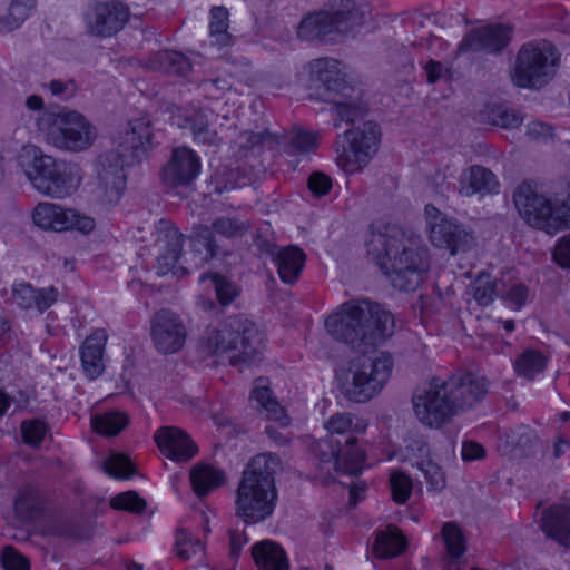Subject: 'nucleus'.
Segmentation results:
<instances>
[{"instance_id":"21","label":"nucleus","mask_w":570,"mask_h":570,"mask_svg":"<svg viewBox=\"0 0 570 570\" xmlns=\"http://www.w3.org/2000/svg\"><path fill=\"white\" fill-rule=\"evenodd\" d=\"M156 230L159 249L156 261L157 274L159 276L167 275L169 272L188 274V266L177 265L183 250L184 235L174 224L165 219L157 223Z\"/></svg>"},{"instance_id":"1","label":"nucleus","mask_w":570,"mask_h":570,"mask_svg":"<svg viewBox=\"0 0 570 570\" xmlns=\"http://www.w3.org/2000/svg\"><path fill=\"white\" fill-rule=\"evenodd\" d=\"M367 254L399 291L414 292L430 269L428 249L419 235L396 225L372 229Z\"/></svg>"},{"instance_id":"9","label":"nucleus","mask_w":570,"mask_h":570,"mask_svg":"<svg viewBox=\"0 0 570 570\" xmlns=\"http://www.w3.org/2000/svg\"><path fill=\"white\" fill-rule=\"evenodd\" d=\"M392 368L393 360L387 353L375 358L358 357L337 375L340 392L351 402L365 403L383 390Z\"/></svg>"},{"instance_id":"48","label":"nucleus","mask_w":570,"mask_h":570,"mask_svg":"<svg viewBox=\"0 0 570 570\" xmlns=\"http://www.w3.org/2000/svg\"><path fill=\"white\" fill-rule=\"evenodd\" d=\"M47 433V425L39 419L24 420L21 423V435L23 442L31 446L38 448Z\"/></svg>"},{"instance_id":"5","label":"nucleus","mask_w":570,"mask_h":570,"mask_svg":"<svg viewBox=\"0 0 570 570\" xmlns=\"http://www.w3.org/2000/svg\"><path fill=\"white\" fill-rule=\"evenodd\" d=\"M371 6L363 0H330L327 8L305 16L297 26L303 41L336 43L354 38L371 19Z\"/></svg>"},{"instance_id":"37","label":"nucleus","mask_w":570,"mask_h":570,"mask_svg":"<svg viewBox=\"0 0 570 570\" xmlns=\"http://www.w3.org/2000/svg\"><path fill=\"white\" fill-rule=\"evenodd\" d=\"M405 546V539L400 530L394 525H389L385 530L376 533L373 551L379 558L390 559L401 554Z\"/></svg>"},{"instance_id":"18","label":"nucleus","mask_w":570,"mask_h":570,"mask_svg":"<svg viewBox=\"0 0 570 570\" xmlns=\"http://www.w3.org/2000/svg\"><path fill=\"white\" fill-rule=\"evenodd\" d=\"M154 134L149 119L131 120L128 128L119 136L117 148L112 150L127 166L139 164L149 157L154 148Z\"/></svg>"},{"instance_id":"30","label":"nucleus","mask_w":570,"mask_h":570,"mask_svg":"<svg viewBox=\"0 0 570 570\" xmlns=\"http://www.w3.org/2000/svg\"><path fill=\"white\" fill-rule=\"evenodd\" d=\"M542 530L549 538L569 547L570 509L564 505H556L546 510L542 515Z\"/></svg>"},{"instance_id":"11","label":"nucleus","mask_w":570,"mask_h":570,"mask_svg":"<svg viewBox=\"0 0 570 570\" xmlns=\"http://www.w3.org/2000/svg\"><path fill=\"white\" fill-rule=\"evenodd\" d=\"M558 56L549 42H529L517 55L513 82L521 88H541L554 75Z\"/></svg>"},{"instance_id":"24","label":"nucleus","mask_w":570,"mask_h":570,"mask_svg":"<svg viewBox=\"0 0 570 570\" xmlns=\"http://www.w3.org/2000/svg\"><path fill=\"white\" fill-rule=\"evenodd\" d=\"M514 205L521 217L531 226L549 234L552 204L528 183L521 184L513 194Z\"/></svg>"},{"instance_id":"50","label":"nucleus","mask_w":570,"mask_h":570,"mask_svg":"<svg viewBox=\"0 0 570 570\" xmlns=\"http://www.w3.org/2000/svg\"><path fill=\"white\" fill-rule=\"evenodd\" d=\"M549 234L570 228V194L559 204L552 205Z\"/></svg>"},{"instance_id":"25","label":"nucleus","mask_w":570,"mask_h":570,"mask_svg":"<svg viewBox=\"0 0 570 570\" xmlns=\"http://www.w3.org/2000/svg\"><path fill=\"white\" fill-rule=\"evenodd\" d=\"M331 438H338L348 450H362L357 445V435L363 434L368 423L365 419L351 413L337 412L330 416L324 424Z\"/></svg>"},{"instance_id":"53","label":"nucleus","mask_w":570,"mask_h":570,"mask_svg":"<svg viewBox=\"0 0 570 570\" xmlns=\"http://www.w3.org/2000/svg\"><path fill=\"white\" fill-rule=\"evenodd\" d=\"M0 561L4 570H30L29 559L11 546L3 548Z\"/></svg>"},{"instance_id":"23","label":"nucleus","mask_w":570,"mask_h":570,"mask_svg":"<svg viewBox=\"0 0 570 570\" xmlns=\"http://www.w3.org/2000/svg\"><path fill=\"white\" fill-rule=\"evenodd\" d=\"M511 40V28L503 24H489L471 29L456 49V56L469 52L498 53Z\"/></svg>"},{"instance_id":"40","label":"nucleus","mask_w":570,"mask_h":570,"mask_svg":"<svg viewBox=\"0 0 570 570\" xmlns=\"http://www.w3.org/2000/svg\"><path fill=\"white\" fill-rule=\"evenodd\" d=\"M470 293L481 306L490 305L501 294L497 279L481 273L470 285Z\"/></svg>"},{"instance_id":"64","label":"nucleus","mask_w":570,"mask_h":570,"mask_svg":"<svg viewBox=\"0 0 570 570\" xmlns=\"http://www.w3.org/2000/svg\"><path fill=\"white\" fill-rule=\"evenodd\" d=\"M255 245L262 253L271 255L273 259L275 258V254L279 250L277 249L275 243H273L271 239L262 237L261 235H258L255 239Z\"/></svg>"},{"instance_id":"35","label":"nucleus","mask_w":570,"mask_h":570,"mask_svg":"<svg viewBox=\"0 0 570 570\" xmlns=\"http://www.w3.org/2000/svg\"><path fill=\"white\" fill-rule=\"evenodd\" d=\"M252 556L259 570H288L289 564L285 551L277 543L265 540L252 548Z\"/></svg>"},{"instance_id":"12","label":"nucleus","mask_w":570,"mask_h":570,"mask_svg":"<svg viewBox=\"0 0 570 570\" xmlns=\"http://www.w3.org/2000/svg\"><path fill=\"white\" fill-rule=\"evenodd\" d=\"M348 149L337 157L338 166L346 173L362 170L377 153L381 131L373 121H365L345 131Z\"/></svg>"},{"instance_id":"14","label":"nucleus","mask_w":570,"mask_h":570,"mask_svg":"<svg viewBox=\"0 0 570 570\" xmlns=\"http://www.w3.org/2000/svg\"><path fill=\"white\" fill-rule=\"evenodd\" d=\"M32 220L35 225L43 230L58 233L75 229L83 235H88L96 226L94 218L90 216L47 202L39 203L35 207Z\"/></svg>"},{"instance_id":"22","label":"nucleus","mask_w":570,"mask_h":570,"mask_svg":"<svg viewBox=\"0 0 570 570\" xmlns=\"http://www.w3.org/2000/svg\"><path fill=\"white\" fill-rule=\"evenodd\" d=\"M312 451L320 459L321 463L332 464L338 472L353 475L363 470L365 462L364 451L346 449L338 438L327 435L325 439L315 442Z\"/></svg>"},{"instance_id":"32","label":"nucleus","mask_w":570,"mask_h":570,"mask_svg":"<svg viewBox=\"0 0 570 570\" xmlns=\"http://www.w3.org/2000/svg\"><path fill=\"white\" fill-rule=\"evenodd\" d=\"M304 252L294 245L281 248L273 259L277 266L279 278L289 285L297 282L305 264Z\"/></svg>"},{"instance_id":"43","label":"nucleus","mask_w":570,"mask_h":570,"mask_svg":"<svg viewBox=\"0 0 570 570\" xmlns=\"http://www.w3.org/2000/svg\"><path fill=\"white\" fill-rule=\"evenodd\" d=\"M485 115L492 125L505 129L518 128L523 121V117L519 112L504 105L487 106Z\"/></svg>"},{"instance_id":"61","label":"nucleus","mask_w":570,"mask_h":570,"mask_svg":"<svg viewBox=\"0 0 570 570\" xmlns=\"http://www.w3.org/2000/svg\"><path fill=\"white\" fill-rule=\"evenodd\" d=\"M503 298L513 303L520 308L527 299L528 288L522 284L513 285L505 294H502Z\"/></svg>"},{"instance_id":"55","label":"nucleus","mask_w":570,"mask_h":570,"mask_svg":"<svg viewBox=\"0 0 570 570\" xmlns=\"http://www.w3.org/2000/svg\"><path fill=\"white\" fill-rule=\"evenodd\" d=\"M525 135L540 142H548L554 138V129L550 124L534 120L527 125Z\"/></svg>"},{"instance_id":"8","label":"nucleus","mask_w":570,"mask_h":570,"mask_svg":"<svg viewBox=\"0 0 570 570\" xmlns=\"http://www.w3.org/2000/svg\"><path fill=\"white\" fill-rule=\"evenodd\" d=\"M36 126L45 140L60 150H87L97 138L96 127L82 114L69 108L43 112L37 118Z\"/></svg>"},{"instance_id":"49","label":"nucleus","mask_w":570,"mask_h":570,"mask_svg":"<svg viewBox=\"0 0 570 570\" xmlns=\"http://www.w3.org/2000/svg\"><path fill=\"white\" fill-rule=\"evenodd\" d=\"M105 472L116 479H128L135 474L129 459L122 454H111L104 464Z\"/></svg>"},{"instance_id":"54","label":"nucleus","mask_w":570,"mask_h":570,"mask_svg":"<svg viewBox=\"0 0 570 570\" xmlns=\"http://www.w3.org/2000/svg\"><path fill=\"white\" fill-rule=\"evenodd\" d=\"M53 97L68 101L72 99L78 92V86L73 79H52L43 85Z\"/></svg>"},{"instance_id":"29","label":"nucleus","mask_w":570,"mask_h":570,"mask_svg":"<svg viewBox=\"0 0 570 570\" xmlns=\"http://www.w3.org/2000/svg\"><path fill=\"white\" fill-rule=\"evenodd\" d=\"M498 187L495 175L482 166H471L460 176L459 193L461 196L471 197L474 194H488Z\"/></svg>"},{"instance_id":"60","label":"nucleus","mask_w":570,"mask_h":570,"mask_svg":"<svg viewBox=\"0 0 570 570\" xmlns=\"http://www.w3.org/2000/svg\"><path fill=\"white\" fill-rule=\"evenodd\" d=\"M485 456L484 448L474 441H466L462 444V459L464 461L481 460Z\"/></svg>"},{"instance_id":"19","label":"nucleus","mask_w":570,"mask_h":570,"mask_svg":"<svg viewBox=\"0 0 570 570\" xmlns=\"http://www.w3.org/2000/svg\"><path fill=\"white\" fill-rule=\"evenodd\" d=\"M150 336L161 354H174L183 348L187 330L176 313L168 308L156 312L150 320Z\"/></svg>"},{"instance_id":"47","label":"nucleus","mask_w":570,"mask_h":570,"mask_svg":"<svg viewBox=\"0 0 570 570\" xmlns=\"http://www.w3.org/2000/svg\"><path fill=\"white\" fill-rule=\"evenodd\" d=\"M204 546L198 539H194L189 533L180 529L176 533V553L184 561L189 560L198 552H203Z\"/></svg>"},{"instance_id":"39","label":"nucleus","mask_w":570,"mask_h":570,"mask_svg":"<svg viewBox=\"0 0 570 570\" xmlns=\"http://www.w3.org/2000/svg\"><path fill=\"white\" fill-rule=\"evenodd\" d=\"M546 366V356L535 350L523 351L514 361L517 374L528 380H533L537 374L544 371Z\"/></svg>"},{"instance_id":"45","label":"nucleus","mask_w":570,"mask_h":570,"mask_svg":"<svg viewBox=\"0 0 570 570\" xmlns=\"http://www.w3.org/2000/svg\"><path fill=\"white\" fill-rule=\"evenodd\" d=\"M415 466L423 473L429 491L440 492L445 488V474L439 464L432 460H421Z\"/></svg>"},{"instance_id":"20","label":"nucleus","mask_w":570,"mask_h":570,"mask_svg":"<svg viewBox=\"0 0 570 570\" xmlns=\"http://www.w3.org/2000/svg\"><path fill=\"white\" fill-rule=\"evenodd\" d=\"M200 173V160L188 147L171 150L168 161L160 170V183L167 189L189 187Z\"/></svg>"},{"instance_id":"4","label":"nucleus","mask_w":570,"mask_h":570,"mask_svg":"<svg viewBox=\"0 0 570 570\" xmlns=\"http://www.w3.org/2000/svg\"><path fill=\"white\" fill-rule=\"evenodd\" d=\"M279 460L272 453L254 456L243 471L236 491L235 513L247 524L269 518L277 502L275 473Z\"/></svg>"},{"instance_id":"44","label":"nucleus","mask_w":570,"mask_h":570,"mask_svg":"<svg viewBox=\"0 0 570 570\" xmlns=\"http://www.w3.org/2000/svg\"><path fill=\"white\" fill-rule=\"evenodd\" d=\"M228 11L225 7H214L210 10V37L222 47L232 43V36L227 32Z\"/></svg>"},{"instance_id":"2","label":"nucleus","mask_w":570,"mask_h":570,"mask_svg":"<svg viewBox=\"0 0 570 570\" xmlns=\"http://www.w3.org/2000/svg\"><path fill=\"white\" fill-rule=\"evenodd\" d=\"M489 391L485 376L473 372L456 373L446 381L433 377L413 395L416 417L429 428H441L454 415L474 407Z\"/></svg>"},{"instance_id":"13","label":"nucleus","mask_w":570,"mask_h":570,"mask_svg":"<svg viewBox=\"0 0 570 570\" xmlns=\"http://www.w3.org/2000/svg\"><path fill=\"white\" fill-rule=\"evenodd\" d=\"M249 225L236 217H219L212 226H202L193 239V256L190 266L200 267L212 259L218 249L213 232L226 237H240L247 233Z\"/></svg>"},{"instance_id":"57","label":"nucleus","mask_w":570,"mask_h":570,"mask_svg":"<svg viewBox=\"0 0 570 570\" xmlns=\"http://www.w3.org/2000/svg\"><path fill=\"white\" fill-rule=\"evenodd\" d=\"M307 185L315 197H322L330 193L332 179L323 173L315 171L309 176Z\"/></svg>"},{"instance_id":"38","label":"nucleus","mask_w":570,"mask_h":570,"mask_svg":"<svg viewBox=\"0 0 570 570\" xmlns=\"http://www.w3.org/2000/svg\"><path fill=\"white\" fill-rule=\"evenodd\" d=\"M442 538L450 560L446 562V570H452L466 550L465 538L461 529L453 522H446L442 527Z\"/></svg>"},{"instance_id":"26","label":"nucleus","mask_w":570,"mask_h":570,"mask_svg":"<svg viewBox=\"0 0 570 570\" xmlns=\"http://www.w3.org/2000/svg\"><path fill=\"white\" fill-rule=\"evenodd\" d=\"M154 440L159 450L175 461H188L198 451L193 440L178 428H160L156 431Z\"/></svg>"},{"instance_id":"36","label":"nucleus","mask_w":570,"mask_h":570,"mask_svg":"<svg viewBox=\"0 0 570 570\" xmlns=\"http://www.w3.org/2000/svg\"><path fill=\"white\" fill-rule=\"evenodd\" d=\"M225 482V473L209 464H198L190 471V483L197 497H205Z\"/></svg>"},{"instance_id":"42","label":"nucleus","mask_w":570,"mask_h":570,"mask_svg":"<svg viewBox=\"0 0 570 570\" xmlns=\"http://www.w3.org/2000/svg\"><path fill=\"white\" fill-rule=\"evenodd\" d=\"M14 510L23 518H32L41 510V498L39 491L26 485L19 490L14 500Z\"/></svg>"},{"instance_id":"56","label":"nucleus","mask_w":570,"mask_h":570,"mask_svg":"<svg viewBox=\"0 0 570 570\" xmlns=\"http://www.w3.org/2000/svg\"><path fill=\"white\" fill-rule=\"evenodd\" d=\"M289 145L298 153H307L316 146V136L309 131L297 130L289 137Z\"/></svg>"},{"instance_id":"41","label":"nucleus","mask_w":570,"mask_h":570,"mask_svg":"<svg viewBox=\"0 0 570 570\" xmlns=\"http://www.w3.org/2000/svg\"><path fill=\"white\" fill-rule=\"evenodd\" d=\"M129 423L126 413L118 411L106 412L91 419L94 430L102 435L114 436L122 431Z\"/></svg>"},{"instance_id":"52","label":"nucleus","mask_w":570,"mask_h":570,"mask_svg":"<svg viewBox=\"0 0 570 570\" xmlns=\"http://www.w3.org/2000/svg\"><path fill=\"white\" fill-rule=\"evenodd\" d=\"M209 278L213 282L217 299L222 305H228L237 296L236 285L220 274H212Z\"/></svg>"},{"instance_id":"51","label":"nucleus","mask_w":570,"mask_h":570,"mask_svg":"<svg viewBox=\"0 0 570 570\" xmlns=\"http://www.w3.org/2000/svg\"><path fill=\"white\" fill-rule=\"evenodd\" d=\"M110 505L116 510L138 513L145 509L146 502L137 492L126 491L111 498Z\"/></svg>"},{"instance_id":"58","label":"nucleus","mask_w":570,"mask_h":570,"mask_svg":"<svg viewBox=\"0 0 570 570\" xmlns=\"http://www.w3.org/2000/svg\"><path fill=\"white\" fill-rule=\"evenodd\" d=\"M553 258L563 268L570 267V234L563 236L557 244Z\"/></svg>"},{"instance_id":"3","label":"nucleus","mask_w":570,"mask_h":570,"mask_svg":"<svg viewBox=\"0 0 570 570\" xmlns=\"http://www.w3.org/2000/svg\"><path fill=\"white\" fill-rule=\"evenodd\" d=\"M328 334L356 348L377 345L393 334L394 320L389 311L368 299L346 302L325 320Z\"/></svg>"},{"instance_id":"33","label":"nucleus","mask_w":570,"mask_h":570,"mask_svg":"<svg viewBox=\"0 0 570 570\" xmlns=\"http://www.w3.org/2000/svg\"><path fill=\"white\" fill-rule=\"evenodd\" d=\"M37 0H0V32H10L30 17Z\"/></svg>"},{"instance_id":"6","label":"nucleus","mask_w":570,"mask_h":570,"mask_svg":"<svg viewBox=\"0 0 570 570\" xmlns=\"http://www.w3.org/2000/svg\"><path fill=\"white\" fill-rule=\"evenodd\" d=\"M200 348L206 355L227 354L232 365L252 364L264 350V341L255 323L244 315H234L208 331Z\"/></svg>"},{"instance_id":"31","label":"nucleus","mask_w":570,"mask_h":570,"mask_svg":"<svg viewBox=\"0 0 570 570\" xmlns=\"http://www.w3.org/2000/svg\"><path fill=\"white\" fill-rule=\"evenodd\" d=\"M250 402H255L254 407L257 411H264L268 420L281 423L286 426L289 419L285 410L279 405L277 400L273 397L271 389L267 386V381L264 377H258L255 381V387L250 394Z\"/></svg>"},{"instance_id":"17","label":"nucleus","mask_w":570,"mask_h":570,"mask_svg":"<svg viewBox=\"0 0 570 570\" xmlns=\"http://www.w3.org/2000/svg\"><path fill=\"white\" fill-rule=\"evenodd\" d=\"M129 18V8L120 1L89 3L83 12L87 31L92 36L111 37Z\"/></svg>"},{"instance_id":"62","label":"nucleus","mask_w":570,"mask_h":570,"mask_svg":"<svg viewBox=\"0 0 570 570\" xmlns=\"http://www.w3.org/2000/svg\"><path fill=\"white\" fill-rule=\"evenodd\" d=\"M395 69L401 76H403L406 79L414 72V59L407 52L401 50L399 52V61L397 65L395 66Z\"/></svg>"},{"instance_id":"34","label":"nucleus","mask_w":570,"mask_h":570,"mask_svg":"<svg viewBox=\"0 0 570 570\" xmlns=\"http://www.w3.org/2000/svg\"><path fill=\"white\" fill-rule=\"evenodd\" d=\"M147 67L155 71L186 77L191 71V62L179 51L160 50L153 53L147 60Z\"/></svg>"},{"instance_id":"28","label":"nucleus","mask_w":570,"mask_h":570,"mask_svg":"<svg viewBox=\"0 0 570 570\" xmlns=\"http://www.w3.org/2000/svg\"><path fill=\"white\" fill-rule=\"evenodd\" d=\"M107 334L104 330H97L86 338L80 350L81 365L86 375L94 380L105 370L102 355Z\"/></svg>"},{"instance_id":"59","label":"nucleus","mask_w":570,"mask_h":570,"mask_svg":"<svg viewBox=\"0 0 570 570\" xmlns=\"http://www.w3.org/2000/svg\"><path fill=\"white\" fill-rule=\"evenodd\" d=\"M423 69L426 75V80L430 85L435 83L449 71V69L445 68L442 62L433 59H430L426 63H424Z\"/></svg>"},{"instance_id":"15","label":"nucleus","mask_w":570,"mask_h":570,"mask_svg":"<svg viewBox=\"0 0 570 570\" xmlns=\"http://www.w3.org/2000/svg\"><path fill=\"white\" fill-rule=\"evenodd\" d=\"M431 242L440 247L449 249L451 255L465 252L470 248L473 237L456 219L442 214L433 205L425 206Z\"/></svg>"},{"instance_id":"27","label":"nucleus","mask_w":570,"mask_h":570,"mask_svg":"<svg viewBox=\"0 0 570 570\" xmlns=\"http://www.w3.org/2000/svg\"><path fill=\"white\" fill-rule=\"evenodd\" d=\"M11 298L22 309L37 308L40 313L47 311L58 298L53 286L35 288L28 283L13 285Z\"/></svg>"},{"instance_id":"46","label":"nucleus","mask_w":570,"mask_h":570,"mask_svg":"<svg viewBox=\"0 0 570 570\" xmlns=\"http://www.w3.org/2000/svg\"><path fill=\"white\" fill-rule=\"evenodd\" d=\"M390 485L393 500L399 504H404L413 490L411 476L403 471H394L390 475Z\"/></svg>"},{"instance_id":"63","label":"nucleus","mask_w":570,"mask_h":570,"mask_svg":"<svg viewBox=\"0 0 570 570\" xmlns=\"http://www.w3.org/2000/svg\"><path fill=\"white\" fill-rule=\"evenodd\" d=\"M230 537V557L236 559L239 557L243 546L246 543V538L243 533L237 531H229Z\"/></svg>"},{"instance_id":"16","label":"nucleus","mask_w":570,"mask_h":570,"mask_svg":"<svg viewBox=\"0 0 570 570\" xmlns=\"http://www.w3.org/2000/svg\"><path fill=\"white\" fill-rule=\"evenodd\" d=\"M126 163L111 150L101 154L96 160L97 197L105 205H116L126 188Z\"/></svg>"},{"instance_id":"10","label":"nucleus","mask_w":570,"mask_h":570,"mask_svg":"<svg viewBox=\"0 0 570 570\" xmlns=\"http://www.w3.org/2000/svg\"><path fill=\"white\" fill-rule=\"evenodd\" d=\"M312 68L324 90L320 94L321 98L335 106L338 119L335 120L334 127H338L341 121L352 124L365 116L367 109L363 102L356 99H346L351 97L354 89L340 75L337 60L316 59L313 61Z\"/></svg>"},{"instance_id":"7","label":"nucleus","mask_w":570,"mask_h":570,"mask_svg":"<svg viewBox=\"0 0 570 570\" xmlns=\"http://www.w3.org/2000/svg\"><path fill=\"white\" fill-rule=\"evenodd\" d=\"M27 154L31 160L26 175L40 194L62 199L72 195L80 186L82 175L78 164L56 159L37 146H30Z\"/></svg>"}]
</instances>
